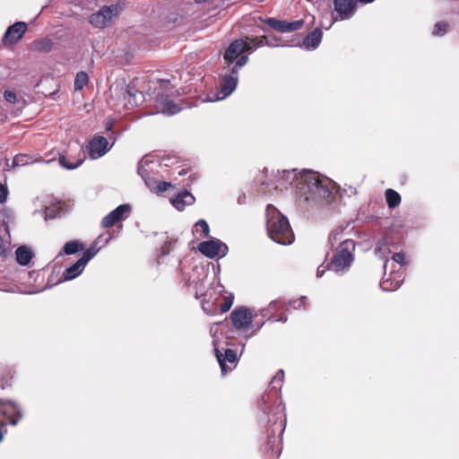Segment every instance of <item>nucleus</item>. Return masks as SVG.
<instances>
[{
    "mask_svg": "<svg viewBox=\"0 0 459 459\" xmlns=\"http://www.w3.org/2000/svg\"><path fill=\"white\" fill-rule=\"evenodd\" d=\"M214 351L222 374L225 375L228 371L232 370L238 361L237 351L231 349H227L223 354L217 348H215Z\"/></svg>",
    "mask_w": 459,
    "mask_h": 459,
    "instance_id": "f8f14e48",
    "label": "nucleus"
},
{
    "mask_svg": "<svg viewBox=\"0 0 459 459\" xmlns=\"http://www.w3.org/2000/svg\"><path fill=\"white\" fill-rule=\"evenodd\" d=\"M391 253V250L389 248V246H388V243H387V240L383 238H381L378 242H377V245L375 248V254L377 256H378L380 259L384 260L385 263H384V270H385L386 268V264L388 262L387 260V255Z\"/></svg>",
    "mask_w": 459,
    "mask_h": 459,
    "instance_id": "b1692460",
    "label": "nucleus"
},
{
    "mask_svg": "<svg viewBox=\"0 0 459 459\" xmlns=\"http://www.w3.org/2000/svg\"><path fill=\"white\" fill-rule=\"evenodd\" d=\"M100 247H95V243L86 249L82 255V256L80 258V260L83 263L84 265L88 264L90 260H91L99 252Z\"/></svg>",
    "mask_w": 459,
    "mask_h": 459,
    "instance_id": "f704fd0d",
    "label": "nucleus"
},
{
    "mask_svg": "<svg viewBox=\"0 0 459 459\" xmlns=\"http://www.w3.org/2000/svg\"><path fill=\"white\" fill-rule=\"evenodd\" d=\"M4 98L9 103H15L17 101L16 93L13 91H9V90L4 91Z\"/></svg>",
    "mask_w": 459,
    "mask_h": 459,
    "instance_id": "79ce46f5",
    "label": "nucleus"
},
{
    "mask_svg": "<svg viewBox=\"0 0 459 459\" xmlns=\"http://www.w3.org/2000/svg\"><path fill=\"white\" fill-rule=\"evenodd\" d=\"M27 30V24L23 22H17L8 27L3 36V41L5 45H13L17 43Z\"/></svg>",
    "mask_w": 459,
    "mask_h": 459,
    "instance_id": "2eb2a0df",
    "label": "nucleus"
},
{
    "mask_svg": "<svg viewBox=\"0 0 459 459\" xmlns=\"http://www.w3.org/2000/svg\"><path fill=\"white\" fill-rule=\"evenodd\" d=\"M16 260L21 265H28L33 257V252L26 246L19 247L16 249Z\"/></svg>",
    "mask_w": 459,
    "mask_h": 459,
    "instance_id": "393cba45",
    "label": "nucleus"
},
{
    "mask_svg": "<svg viewBox=\"0 0 459 459\" xmlns=\"http://www.w3.org/2000/svg\"><path fill=\"white\" fill-rule=\"evenodd\" d=\"M238 82V75H232L226 74L223 77L221 83V93L222 97L221 99H224L230 96L236 89Z\"/></svg>",
    "mask_w": 459,
    "mask_h": 459,
    "instance_id": "412c9836",
    "label": "nucleus"
},
{
    "mask_svg": "<svg viewBox=\"0 0 459 459\" xmlns=\"http://www.w3.org/2000/svg\"><path fill=\"white\" fill-rule=\"evenodd\" d=\"M342 231H343L342 228H337L334 230H333L331 232V234L329 235L328 241H329V245L331 246L332 248H333L336 244L340 245V243L342 241H343L342 240Z\"/></svg>",
    "mask_w": 459,
    "mask_h": 459,
    "instance_id": "473e14b6",
    "label": "nucleus"
},
{
    "mask_svg": "<svg viewBox=\"0 0 459 459\" xmlns=\"http://www.w3.org/2000/svg\"><path fill=\"white\" fill-rule=\"evenodd\" d=\"M327 269V267H324L323 265H320L317 270H316V276L318 278L322 277L324 275V273H325V270Z\"/></svg>",
    "mask_w": 459,
    "mask_h": 459,
    "instance_id": "09e8293b",
    "label": "nucleus"
},
{
    "mask_svg": "<svg viewBox=\"0 0 459 459\" xmlns=\"http://www.w3.org/2000/svg\"><path fill=\"white\" fill-rule=\"evenodd\" d=\"M447 24L445 22H437L432 34L435 36H443L446 32Z\"/></svg>",
    "mask_w": 459,
    "mask_h": 459,
    "instance_id": "58836bf2",
    "label": "nucleus"
},
{
    "mask_svg": "<svg viewBox=\"0 0 459 459\" xmlns=\"http://www.w3.org/2000/svg\"><path fill=\"white\" fill-rule=\"evenodd\" d=\"M126 93H127V95H128L130 98H132V97H133V98H135V93L133 91V90H132V89H127V90H126Z\"/></svg>",
    "mask_w": 459,
    "mask_h": 459,
    "instance_id": "603ef678",
    "label": "nucleus"
},
{
    "mask_svg": "<svg viewBox=\"0 0 459 459\" xmlns=\"http://www.w3.org/2000/svg\"><path fill=\"white\" fill-rule=\"evenodd\" d=\"M277 303H278L277 300L271 301L270 304H269V307L268 308H264V309L261 310V315L263 316H266L267 314H268L269 309L270 308H274V307L276 306Z\"/></svg>",
    "mask_w": 459,
    "mask_h": 459,
    "instance_id": "a18cd8bd",
    "label": "nucleus"
},
{
    "mask_svg": "<svg viewBox=\"0 0 459 459\" xmlns=\"http://www.w3.org/2000/svg\"><path fill=\"white\" fill-rule=\"evenodd\" d=\"M169 187H171V184L168 182H160L158 183L157 189H155V193H163L167 191Z\"/></svg>",
    "mask_w": 459,
    "mask_h": 459,
    "instance_id": "37998d69",
    "label": "nucleus"
},
{
    "mask_svg": "<svg viewBox=\"0 0 459 459\" xmlns=\"http://www.w3.org/2000/svg\"><path fill=\"white\" fill-rule=\"evenodd\" d=\"M83 245L77 240L66 242L63 247V253L65 255H74L76 252L82 250Z\"/></svg>",
    "mask_w": 459,
    "mask_h": 459,
    "instance_id": "cd10ccee",
    "label": "nucleus"
},
{
    "mask_svg": "<svg viewBox=\"0 0 459 459\" xmlns=\"http://www.w3.org/2000/svg\"><path fill=\"white\" fill-rule=\"evenodd\" d=\"M7 252V247L4 241L0 238V255H5Z\"/></svg>",
    "mask_w": 459,
    "mask_h": 459,
    "instance_id": "49530a36",
    "label": "nucleus"
},
{
    "mask_svg": "<svg viewBox=\"0 0 459 459\" xmlns=\"http://www.w3.org/2000/svg\"><path fill=\"white\" fill-rule=\"evenodd\" d=\"M323 33L320 28H316L303 39V47L307 50L316 49L321 43Z\"/></svg>",
    "mask_w": 459,
    "mask_h": 459,
    "instance_id": "6ab92c4d",
    "label": "nucleus"
},
{
    "mask_svg": "<svg viewBox=\"0 0 459 459\" xmlns=\"http://www.w3.org/2000/svg\"><path fill=\"white\" fill-rule=\"evenodd\" d=\"M198 250L205 256L214 258L219 255L225 256L228 252V247L220 239L213 238L199 243Z\"/></svg>",
    "mask_w": 459,
    "mask_h": 459,
    "instance_id": "6e6552de",
    "label": "nucleus"
},
{
    "mask_svg": "<svg viewBox=\"0 0 459 459\" xmlns=\"http://www.w3.org/2000/svg\"><path fill=\"white\" fill-rule=\"evenodd\" d=\"M53 41L49 38H42L37 40H34L31 44V48L34 51H38L40 53H48L51 51L53 48Z\"/></svg>",
    "mask_w": 459,
    "mask_h": 459,
    "instance_id": "a878e982",
    "label": "nucleus"
},
{
    "mask_svg": "<svg viewBox=\"0 0 459 459\" xmlns=\"http://www.w3.org/2000/svg\"><path fill=\"white\" fill-rule=\"evenodd\" d=\"M58 161L63 168L67 169H74L82 165L83 160L79 159L76 160L74 162H69L65 156L61 155L59 156Z\"/></svg>",
    "mask_w": 459,
    "mask_h": 459,
    "instance_id": "72a5a7b5",
    "label": "nucleus"
},
{
    "mask_svg": "<svg viewBox=\"0 0 459 459\" xmlns=\"http://www.w3.org/2000/svg\"><path fill=\"white\" fill-rule=\"evenodd\" d=\"M248 56H241L230 67V71L228 74L238 75V71L247 63Z\"/></svg>",
    "mask_w": 459,
    "mask_h": 459,
    "instance_id": "2f4dec72",
    "label": "nucleus"
},
{
    "mask_svg": "<svg viewBox=\"0 0 459 459\" xmlns=\"http://www.w3.org/2000/svg\"><path fill=\"white\" fill-rule=\"evenodd\" d=\"M321 25H322V27H324L325 29V27H326L325 25H327V22H325V24L322 23Z\"/></svg>",
    "mask_w": 459,
    "mask_h": 459,
    "instance_id": "bf43d9fd",
    "label": "nucleus"
},
{
    "mask_svg": "<svg viewBox=\"0 0 459 459\" xmlns=\"http://www.w3.org/2000/svg\"><path fill=\"white\" fill-rule=\"evenodd\" d=\"M87 150L90 157L95 160L106 154L110 150V147H108L107 138L103 136H95L89 142Z\"/></svg>",
    "mask_w": 459,
    "mask_h": 459,
    "instance_id": "ddd939ff",
    "label": "nucleus"
},
{
    "mask_svg": "<svg viewBox=\"0 0 459 459\" xmlns=\"http://www.w3.org/2000/svg\"><path fill=\"white\" fill-rule=\"evenodd\" d=\"M392 259L394 263L398 264L400 266H403L405 262V254L403 252L394 253L392 256Z\"/></svg>",
    "mask_w": 459,
    "mask_h": 459,
    "instance_id": "ea45409f",
    "label": "nucleus"
},
{
    "mask_svg": "<svg viewBox=\"0 0 459 459\" xmlns=\"http://www.w3.org/2000/svg\"><path fill=\"white\" fill-rule=\"evenodd\" d=\"M276 321H279V322H283L285 323L287 321V317L286 316H280Z\"/></svg>",
    "mask_w": 459,
    "mask_h": 459,
    "instance_id": "864d4df0",
    "label": "nucleus"
},
{
    "mask_svg": "<svg viewBox=\"0 0 459 459\" xmlns=\"http://www.w3.org/2000/svg\"><path fill=\"white\" fill-rule=\"evenodd\" d=\"M131 212V205L124 204L118 205L116 209L108 213L101 221L103 228H110L116 223L126 220Z\"/></svg>",
    "mask_w": 459,
    "mask_h": 459,
    "instance_id": "1a4fd4ad",
    "label": "nucleus"
},
{
    "mask_svg": "<svg viewBox=\"0 0 459 459\" xmlns=\"http://www.w3.org/2000/svg\"><path fill=\"white\" fill-rule=\"evenodd\" d=\"M264 325V323H261L257 325V329H260Z\"/></svg>",
    "mask_w": 459,
    "mask_h": 459,
    "instance_id": "4d7b16f0",
    "label": "nucleus"
},
{
    "mask_svg": "<svg viewBox=\"0 0 459 459\" xmlns=\"http://www.w3.org/2000/svg\"><path fill=\"white\" fill-rule=\"evenodd\" d=\"M7 195H8L7 188L2 183H0V204L5 202V200L7 198Z\"/></svg>",
    "mask_w": 459,
    "mask_h": 459,
    "instance_id": "c03bdc74",
    "label": "nucleus"
},
{
    "mask_svg": "<svg viewBox=\"0 0 459 459\" xmlns=\"http://www.w3.org/2000/svg\"><path fill=\"white\" fill-rule=\"evenodd\" d=\"M199 231L202 232V234H200V237L202 238H206L209 236L210 228L205 220L201 219L195 224L193 232L198 233Z\"/></svg>",
    "mask_w": 459,
    "mask_h": 459,
    "instance_id": "7c9ffc66",
    "label": "nucleus"
},
{
    "mask_svg": "<svg viewBox=\"0 0 459 459\" xmlns=\"http://www.w3.org/2000/svg\"><path fill=\"white\" fill-rule=\"evenodd\" d=\"M283 378H284V371L282 369H280L277 372V374L274 376V377L273 378V380L270 384L272 388L281 389V385H282Z\"/></svg>",
    "mask_w": 459,
    "mask_h": 459,
    "instance_id": "4c0bfd02",
    "label": "nucleus"
},
{
    "mask_svg": "<svg viewBox=\"0 0 459 459\" xmlns=\"http://www.w3.org/2000/svg\"><path fill=\"white\" fill-rule=\"evenodd\" d=\"M22 418L21 408L15 403L0 399V426L5 425V420L13 426L18 424Z\"/></svg>",
    "mask_w": 459,
    "mask_h": 459,
    "instance_id": "423d86ee",
    "label": "nucleus"
},
{
    "mask_svg": "<svg viewBox=\"0 0 459 459\" xmlns=\"http://www.w3.org/2000/svg\"><path fill=\"white\" fill-rule=\"evenodd\" d=\"M386 273L385 272L384 279L380 282V288L384 291H392L400 287L403 281V278L396 273H391L388 278H385Z\"/></svg>",
    "mask_w": 459,
    "mask_h": 459,
    "instance_id": "f3484780",
    "label": "nucleus"
},
{
    "mask_svg": "<svg viewBox=\"0 0 459 459\" xmlns=\"http://www.w3.org/2000/svg\"><path fill=\"white\" fill-rule=\"evenodd\" d=\"M62 212V209L57 205H50L47 206L43 211V215L45 221L53 220L58 217Z\"/></svg>",
    "mask_w": 459,
    "mask_h": 459,
    "instance_id": "c756f323",
    "label": "nucleus"
},
{
    "mask_svg": "<svg viewBox=\"0 0 459 459\" xmlns=\"http://www.w3.org/2000/svg\"><path fill=\"white\" fill-rule=\"evenodd\" d=\"M299 177V172H297V169H292L290 171H284L283 178L289 182L290 185H293L297 188L298 185V178Z\"/></svg>",
    "mask_w": 459,
    "mask_h": 459,
    "instance_id": "e433bc0d",
    "label": "nucleus"
},
{
    "mask_svg": "<svg viewBox=\"0 0 459 459\" xmlns=\"http://www.w3.org/2000/svg\"><path fill=\"white\" fill-rule=\"evenodd\" d=\"M245 41H246L245 53H247V54L253 53L258 47H261L264 45L273 46L265 39V37L247 38V39Z\"/></svg>",
    "mask_w": 459,
    "mask_h": 459,
    "instance_id": "5701e85b",
    "label": "nucleus"
},
{
    "mask_svg": "<svg viewBox=\"0 0 459 459\" xmlns=\"http://www.w3.org/2000/svg\"><path fill=\"white\" fill-rule=\"evenodd\" d=\"M112 127H113V121L112 120L108 121L106 123V130L107 131H111Z\"/></svg>",
    "mask_w": 459,
    "mask_h": 459,
    "instance_id": "8fccbe9b",
    "label": "nucleus"
},
{
    "mask_svg": "<svg viewBox=\"0 0 459 459\" xmlns=\"http://www.w3.org/2000/svg\"><path fill=\"white\" fill-rule=\"evenodd\" d=\"M230 320L236 329H246L252 324L253 316L248 308L239 307L230 313Z\"/></svg>",
    "mask_w": 459,
    "mask_h": 459,
    "instance_id": "9d476101",
    "label": "nucleus"
},
{
    "mask_svg": "<svg viewBox=\"0 0 459 459\" xmlns=\"http://www.w3.org/2000/svg\"><path fill=\"white\" fill-rule=\"evenodd\" d=\"M385 200L389 208L394 209L401 203L400 195L394 189H387L385 191Z\"/></svg>",
    "mask_w": 459,
    "mask_h": 459,
    "instance_id": "bb28decb",
    "label": "nucleus"
},
{
    "mask_svg": "<svg viewBox=\"0 0 459 459\" xmlns=\"http://www.w3.org/2000/svg\"><path fill=\"white\" fill-rule=\"evenodd\" d=\"M335 183L318 172L303 169L298 178L297 189L307 201H327L335 190Z\"/></svg>",
    "mask_w": 459,
    "mask_h": 459,
    "instance_id": "f257e3e1",
    "label": "nucleus"
},
{
    "mask_svg": "<svg viewBox=\"0 0 459 459\" xmlns=\"http://www.w3.org/2000/svg\"><path fill=\"white\" fill-rule=\"evenodd\" d=\"M307 301V297L305 296H302L300 299H295V300H292L290 302V305L292 307V308L294 309H299L303 307H305V303Z\"/></svg>",
    "mask_w": 459,
    "mask_h": 459,
    "instance_id": "a19ab883",
    "label": "nucleus"
},
{
    "mask_svg": "<svg viewBox=\"0 0 459 459\" xmlns=\"http://www.w3.org/2000/svg\"><path fill=\"white\" fill-rule=\"evenodd\" d=\"M119 12L118 4L105 5L90 15L89 22L95 28L104 29L111 23L114 17L119 14Z\"/></svg>",
    "mask_w": 459,
    "mask_h": 459,
    "instance_id": "39448f33",
    "label": "nucleus"
},
{
    "mask_svg": "<svg viewBox=\"0 0 459 459\" xmlns=\"http://www.w3.org/2000/svg\"><path fill=\"white\" fill-rule=\"evenodd\" d=\"M265 23L269 25L273 30L285 33V32H290L295 31L302 28L304 24L303 20H297L294 22H287L283 20H278L275 18H268L265 21Z\"/></svg>",
    "mask_w": 459,
    "mask_h": 459,
    "instance_id": "4468645a",
    "label": "nucleus"
},
{
    "mask_svg": "<svg viewBox=\"0 0 459 459\" xmlns=\"http://www.w3.org/2000/svg\"><path fill=\"white\" fill-rule=\"evenodd\" d=\"M208 1H209V0H195V2L196 4H204V3L208 2Z\"/></svg>",
    "mask_w": 459,
    "mask_h": 459,
    "instance_id": "5fc2aeb1",
    "label": "nucleus"
},
{
    "mask_svg": "<svg viewBox=\"0 0 459 459\" xmlns=\"http://www.w3.org/2000/svg\"><path fill=\"white\" fill-rule=\"evenodd\" d=\"M266 226L270 238L281 245H290L294 240V234L289 220L273 205L266 207Z\"/></svg>",
    "mask_w": 459,
    "mask_h": 459,
    "instance_id": "f03ea898",
    "label": "nucleus"
},
{
    "mask_svg": "<svg viewBox=\"0 0 459 459\" xmlns=\"http://www.w3.org/2000/svg\"><path fill=\"white\" fill-rule=\"evenodd\" d=\"M335 16H333L332 22L325 27V30H329L333 24L334 21L337 20H348L355 13L356 1L355 0H333Z\"/></svg>",
    "mask_w": 459,
    "mask_h": 459,
    "instance_id": "0eeeda50",
    "label": "nucleus"
},
{
    "mask_svg": "<svg viewBox=\"0 0 459 459\" xmlns=\"http://www.w3.org/2000/svg\"><path fill=\"white\" fill-rule=\"evenodd\" d=\"M35 161L36 160H33L31 157L26 154H19L13 158V166H25Z\"/></svg>",
    "mask_w": 459,
    "mask_h": 459,
    "instance_id": "c9c22d12",
    "label": "nucleus"
},
{
    "mask_svg": "<svg viewBox=\"0 0 459 459\" xmlns=\"http://www.w3.org/2000/svg\"><path fill=\"white\" fill-rule=\"evenodd\" d=\"M157 102L160 112L169 116L175 115L182 109L178 105L175 104L168 97L161 96L158 99Z\"/></svg>",
    "mask_w": 459,
    "mask_h": 459,
    "instance_id": "aec40b11",
    "label": "nucleus"
},
{
    "mask_svg": "<svg viewBox=\"0 0 459 459\" xmlns=\"http://www.w3.org/2000/svg\"><path fill=\"white\" fill-rule=\"evenodd\" d=\"M89 82V76L86 72L81 71L77 73L74 79V90L81 91Z\"/></svg>",
    "mask_w": 459,
    "mask_h": 459,
    "instance_id": "c85d7f7f",
    "label": "nucleus"
},
{
    "mask_svg": "<svg viewBox=\"0 0 459 459\" xmlns=\"http://www.w3.org/2000/svg\"><path fill=\"white\" fill-rule=\"evenodd\" d=\"M170 202L177 210L183 211L186 205H190L195 202V197L190 192L185 190L173 197Z\"/></svg>",
    "mask_w": 459,
    "mask_h": 459,
    "instance_id": "a211bd4d",
    "label": "nucleus"
},
{
    "mask_svg": "<svg viewBox=\"0 0 459 459\" xmlns=\"http://www.w3.org/2000/svg\"><path fill=\"white\" fill-rule=\"evenodd\" d=\"M86 265L78 259L76 263L66 268L63 273L64 281H71L78 277L84 270Z\"/></svg>",
    "mask_w": 459,
    "mask_h": 459,
    "instance_id": "4be33fe9",
    "label": "nucleus"
},
{
    "mask_svg": "<svg viewBox=\"0 0 459 459\" xmlns=\"http://www.w3.org/2000/svg\"><path fill=\"white\" fill-rule=\"evenodd\" d=\"M169 252V250L167 248V245L165 244L162 247H161V254L163 255H168Z\"/></svg>",
    "mask_w": 459,
    "mask_h": 459,
    "instance_id": "3c124183",
    "label": "nucleus"
},
{
    "mask_svg": "<svg viewBox=\"0 0 459 459\" xmlns=\"http://www.w3.org/2000/svg\"><path fill=\"white\" fill-rule=\"evenodd\" d=\"M111 238V237L109 236L106 240H105V243H108L109 241V239Z\"/></svg>",
    "mask_w": 459,
    "mask_h": 459,
    "instance_id": "13d9d810",
    "label": "nucleus"
},
{
    "mask_svg": "<svg viewBox=\"0 0 459 459\" xmlns=\"http://www.w3.org/2000/svg\"><path fill=\"white\" fill-rule=\"evenodd\" d=\"M243 199H245V195H243V197H239V198L238 199V204H242Z\"/></svg>",
    "mask_w": 459,
    "mask_h": 459,
    "instance_id": "6e6d98bb",
    "label": "nucleus"
},
{
    "mask_svg": "<svg viewBox=\"0 0 459 459\" xmlns=\"http://www.w3.org/2000/svg\"><path fill=\"white\" fill-rule=\"evenodd\" d=\"M232 305V301L230 300V301H225L221 306V312H227L228 310H230V307Z\"/></svg>",
    "mask_w": 459,
    "mask_h": 459,
    "instance_id": "de8ad7c7",
    "label": "nucleus"
},
{
    "mask_svg": "<svg viewBox=\"0 0 459 459\" xmlns=\"http://www.w3.org/2000/svg\"><path fill=\"white\" fill-rule=\"evenodd\" d=\"M264 410V419L266 420V432L268 435L267 446L273 452V444L276 442L275 434L279 433V436L282 435L285 429V415L284 407L279 403L275 408L267 411V408Z\"/></svg>",
    "mask_w": 459,
    "mask_h": 459,
    "instance_id": "20e7f679",
    "label": "nucleus"
},
{
    "mask_svg": "<svg viewBox=\"0 0 459 459\" xmlns=\"http://www.w3.org/2000/svg\"><path fill=\"white\" fill-rule=\"evenodd\" d=\"M246 41L245 39H236L230 44L226 49L223 59L225 65L230 67L238 58L244 56Z\"/></svg>",
    "mask_w": 459,
    "mask_h": 459,
    "instance_id": "9b49d317",
    "label": "nucleus"
},
{
    "mask_svg": "<svg viewBox=\"0 0 459 459\" xmlns=\"http://www.w3.org/2000/svg\"><path fill=\"white\" fill-rule=\"evenodd\" d=\"M354 240L343 239L338 246L331 263L327 265V270H332L338 275H342L347 273L354 260Z\"/></svg>",
    "mask_w": 459,
    "mask_h": 459,
    "instance_id": "7ed1b4c3",
    "label": "nucleus"
},
{
    "mask_svg": "<svg viewBox=\"0 0 459 459\" xmlns=\"http://www.w3.org/2000/svg\"><path fill=\"white\" fill-rule=\"evenodd\" d=\"M151 165H152V161H151L149 159H142L138 163L137 172L143 179L145 185L150 188V190L154 192L155 189H157L159 181L151 176L150 171L152 169Z\"/></svg>",
    "mask_w": 459,
    "mask_h": 459,
    "instance_id": "dca6fc26",
    "label": "nucleus"
}]
</instances>
